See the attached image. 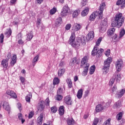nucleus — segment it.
Listing matches in <instances>:
<instances>
[{
  "label": "nucleus",
  "mask_w": 125,
  "mask_h": 125,
  "mask_svg": "<svg viewBox=\"0 0 125 125\" xmlns=\"http://www.w3.org/2000/svg\"><path fill=\"white\" fill-rule=\"evenodd\" d=\"M125 22V17L123 16V14L121 13H117L114 17V21L112 23L113 27H117L121 28Z\"/></svg>",
  "instance_id": "obj_1"
},
{
  "label": "nucleus",
  "mask_w": 125,
  "mask_h": 125,
  "mask_svg": "<svg viewBox=\"0 0 125 125\" xmlns=\"http://www.w3.org/2000/svg\"><path fill=\"white\" fill-rule=\"evenodd\" d=\"M76 35L74 33H71V36L69 38V43L73 46V47H75V48H79L80 46L81 45V43H82V38H79L77 40H75Z\"/></svg>",
  "instance_id": "obj_2"
},
{
  "label": "nucleus",
  "mask_w": 125,
  "mask_h": 125,
  "mask_svg": "<svg viewBox=\"0 0 125 125\" xmlns=\"http://www.w3.org/2000/svg\"><path fill=\"white\" fill-rule=\"evenodd\" d=\"M111 62L112 58L110 57L108 58L105 61H104V67L102 69L103 74H104V75H106V74L109 72V68H110V64H111Z\"/></svg>",
  "instance_id": "obj_3"
},
{
  "label": "nucleus",
  "mask_w": 125,
  "mask_h": 125,
  "mask_svg": "<svg viewBox=\"0 0 125 125\" xmlns=\"http://www.w3.org/2000/svg\"><path fill=\"white\" fill-rule=\"evenodd\" d=\"M104 52L103 49H101L99 50L97 46H94L91 55L92 56H96V57H101L102 56V52Z\"/></svg>",
  "instance_id": "obj_4"
},
{
  "label": "nucleus",
  "mask_w": 125,
  "mask_h": 125,
  "mask_svg": "<svg viewBox=\"0 0 125 125\" xmlns=\"http://www.w3.org/2000/svg\"><path fill=\"white\" fill-rule=\"evenodd\" d=\"M69 12H70V8L68 7V5H66L63 7L61 12V15L62 16H67L69 14Z\"/></svg>",
  "instance_id": "obj_5"
},
{
  "label": "nucleus",
  "mask_w": 125,
  "mask_h": 125,
  "mask_svg": "<svg viewBox=\"0 0 125 125\" xmlns=\"http://www.w3.org/2000/svg\"><path fill=\"white\" fill-rule=\"evenodd\" d=\"M123 65H124V62H123V60H118L116 62V68L118 72H120L122 70Z\"/></svg>",
  "instance_id": "obj_6"
},
{
  "label": "nucleus",
  "mask_w": 125,
  "mask_h": 125,
  "mask_svg": "<svg viewBox=\"0 0 125 125\" xmlns=\"http://www.w3.org/2000/svg\"><path fill=\"white\" fill-rule=\"evenodd\" d=\"M45 106H44V101L43 100L40 101L38 103V105H37V109L40 112H42L44 110Z\"/></svg>",
  "instance_id": "obj_7"
},
{
  "label": "nucleus",
  "mask_w": 125,
  "mask_h": 125,
  "mask_svg": "<svg viewBox=\"0 0 125 125\" xmlns=\"http://www.w3.org/2000/svg\"><path fill=\"white\" fill-rule=\"evenodd\" d=\"M81 28H82V25H81V24H79L77 23H74L72 27L73 31L72 32V33H74V35H76V32H78V31L80 30L81 29Z\"/></svg>",
  "instance_id": "obj_8"
},
{
  "label": "nucleus",
  "mask_w": 125,
  "mask_h": 125,
  "mask_svg": "<svg viewBox=\"0 0 125 125\" xmlns=\"http://www.w3.org/2000/svg\"><path fill=\"white\" fill-rule=\"evenodd\" d=\"M106 8V4L104 2H102L99 6V10L98 11V13L100 15H102L103 13V11H104V9Z\"/></svg>",
  "instance_id": "obj_9"
},
{
  "label": "nucleus",
  "mask_w": 125,
  "mask_h": 125,
  "mask_svg": "<svg viewBox=\"0 0 125 125\" xmlns=\"http://www.w3.org/2000/svg\"><path fill=\"white\" fill-rule=\"evenodd\" d=\"M88 61V58L87 56H84L82 59L81 60V67H83V66H87V64L89 65V63H87V62Z\"/></svg>",
  "instance_id": "obj_10"
},
{
  "label": "nucleus",
  "mask_w": 125,
  "mask_h": 125,
  "mask_svg": "<svg viewBox=\"0 0 125 125\" xmlns=\"http://www.w3.org/2000/svg\"><path fill=\"white\" fill-rule=\"evenodd\" d=\"M6 93L7 95L10 96V98H17V95L12 90H7Z\"/></svg>",
  "instance_id": "obj_11"
},
{
  "label": "nucleus",
  "mask_w": 125,
  "mask_h": 125,
  "mask_svg": "<svg viewBox=\"0 0 125 125\" xmlns=\"http://www.w3.org/2000/svg\"><path fill=\"white\" fill-rule=\"evenodd\" d=\"M64 103L67 105H72V99L71 96L67 95L64 97Z\"/></svg>",
  "instance_id": "obj_12"
},
{
  "label": "nucleus",
  "mask_w": 125,
  "mask_h": 125,
  "mask_svg": "<svg viewBox=\"0 0 125 125\" xmlns=\"http://www.w3.org/2000/svg\"><path fill=\"white\" fill-rule=\"evenodd\" d=\"M17 62V56L16 54H14L11 59L10 65L13 66L14 65L16 64Z\"/></svg>",
  "instance_id": "obj_13"
},
{
  "label": "nucleus",
  "mask_w": 125,
  "mask_h": 125,
  "mask_svg": "<svg viewBox=\"0 0 125 125\" xmlns=\"http://www.w3.org/2000/svg\"><path fill=\"white\" fill-rule=\"evenodd\" d=\"M3 108L6 111H7L8 113L10 111V106H9V104L7 102H4L2 104Z\"/></svg>",
  "instance_id": "obj_14"
},
{
  "label": "nucleus",
  "mask_w": 125,
  "mask_h": 125,
  "mask_svg": "<svg viewBox=\"0 0 125 125\" xmlns=\"http://www.w3.org/2000/svg\"><path fill=\"white\" fill-rule=\"evenodd\" d=\"M94 38V31H90L87 36H86V39L87 41H90V40H93Z\"/></svg>",
  "instance_id": "obj_15"
},
{
  "label": "nucleus",
  "mask_w": 125,
  "mask_h": 125,
  "mask_svg": "<svg viewBox=\"0 0 125 125\" xmlns=\"http://www.w3.org/2000/svg\"><path fill=\"white\" fill-rule=\"evenodd\" d=\"M117 5H120L121 8H125V0H118L116 2Z\"/></svg>",
  "instance_id": "obj_16"
},
{
  "label": "nucleus",
  "mask_w": 125,
  "mask_h": 125,
  "mask_svg": "<svg viewBox=\"0 0 125 125\" xmlns=\"http://www.w3.org/2000/svg\"><path fill=\"white\" fill-rule=\"evenodd\" d=\"M125 90L122 89L120 92H117L115 94L116 97L117 98H121L124 94H125Z\"/></svg>",
  "instance_id": "obj_17"
},
{
  "label": "nucleus",
  "mask_w": 125,
  "mask_h": 125,
  "mask_svg": "<svg viewBox=\"0 0 125 125\" xmlns=\"http://www.w3.org/2000/svg\"><path fill=\"white\" fill-rule=\"evenodd\" d=\"M125 90L122 89L120 92H117L115 94L116 97L117 98H121L124 94H125Z\"/></svg>",
  "instance_id": "obj_18"
},
{
  "label": "nucleus",
  "mask_w": 125,
  "mask_h": 125,
  "mask_svg": "<svg viewBox=\"0 0 125 125\" xmlns=\"http://www.w3.org/2000/svg\"><path fill=\"white\" fill-rule=\"evenodd\" d=\"M125 90L122 89L120 92H117L115 94L116 97L117 98H121L124 94H125Z\"/></svg>",
  "instance_id": "obj_19"
},
{
  "label": "nucleus",
  "mask_w": 125,
  "mask_h": 125,
  "mask_svg": "<svg viewBox=\"0 0 125 125\" xmlns=\"http://www.w3.org/2000/svg\"><path fill=\"white\" fill-rule=\"evenodd\" d=\"M89 68V64H87V65L84 66V70L82 72V76L85 77L87 75L88 72V68Z\"/></svg>",
  "instance_id": "obj_20"
},
{
  "label": "nucleus",
  "mask_w": 125,
  "mask_h": 125,
  "mask_svg": "<svg viewBox=\"0 0 125 125\" xmlns=\"http://www.w3.org/2000/svg\"><path fill=\"white\" fill-rule=\"evenodd\" d=\"M8 59H6L3 60L1 62V65L5 69H7V67H8Z\"/></svg>",
  "instance_id": "obj_21"
},
{
  "label": "nucleus",
  "mask_w": 125,
  "mask_h": 125,
  "mask_svg": "<svg viewBox=\"0 0 125 125\" xmlns=\"http://www.w3.org/2000/svg\"><path fill=\"white\" fill-rule=\"evenodd\" d=\"M115 78L117 83H119L120 81H121V73H120L119 71H117L115 72Z\"/></svg>",
  "instance_id": "obj_22"
},
{
  "label": "nucleus",
  "mask_w": 125,
  "mask_h": 125,
  "mask_svg": "<svg viewBox=\"0 0 125 125\" xmlns=\"http://www.w3.org/2000/svg\"><path fill=\"white\" fill-rule=\"evenodd\" d=\"M42 120H43V114H41L37 119L38 125H42Z\"/></svg>",
  "instance_id": "obj_23"
},
{
  "label": "nucleus",
  "mask_w": 125,
  "mask_h": 125,
  "mask_svg": "<svg viewBox=\"0 0 125 125\" xmlns=\"http://www.w3.org/2000/svg\"><path fill=\"white\" fill-rule=\"evenodd\" d=\"M89 11V8L86 7L81 13L82 16L84 17L86 16L88 14Z\"/></svg>",
  "instance_id": "obj_24"
},
{
  "label": "nucleus",
  "mask_w": 125,
  "mask_h": 125,
  "mask_svg": "<svg viewBox=\"0 0 125 125\" xmlns=\"http://www.w3.org/2000/svg\"><path fill=\"white\" fill-rule=\"evenodd\" d=\"M83 89H80L78 90L77 94V97L78 99H81L83 97Z\"/></svg>",
  "instance_id": "obj_25"
},
{
  "label": "nucleus",
  "mask_w": 125,
  "mask_h": 125,
  "mask_svg": "<svg viewBox=\"0 0 125 125\" xmlns=\"http://www.w3.org/2000/svg\"><path fill=\"white\" fill-rule=\"evenodd\" d=\"M96 13H97V12H95L90 15L89 18V20L90 21H93V20H94V19L96 18V16H97V15H96Z\"/></svg>",
  "instance_id": "obj_26"
},
{
  "label": "nucleus",
  "mask_w": 125,
  "mask_h": 125,
  "mask_svg": "<svg viewBox=\"0 0 125 125\" xmlns=\"http://www.w3.org/2000/svg\"><path fill=\"white\" fill-rule=\"evenodd\" d=\"M66 71L65 68L60 69L58 71V77H62L64 75V73Z\"/></svg>",
  "instance_id": "obj_27"
},
{
  "label": "nucleus",
  "mask_w": 125,
  "mask_h": 125,
  "mask_svg": "<svg viewBox=\"0 0 125 125\" xmlns=\"http://www.w3.org/2000/svg\"><path fill=\"white\" fill-rule=\"evenodd\" d=\"M34 37V34H33V32L31 31L30 32L27 34V41H31Z\"/></svg>",
  "instance_id": "obj_28"
},
{
  "label": "nucleus",
  "mask_w": 125,
  "mask_h": 125,
  "mask_svg": "<svg viewBox=\"0 0 125 125\" xmlns=\"http://www.w3.org/2000/svg\"><path fill=\"white\" fill-rule=\"evenodd\" d=\"M79 14H80V10L79 9H77L73 11L72 13V17H73V18H76V17H77V16H79Z\"/></svg>",
  "instance_id": "obj_29"
},
{
  "label": "nucleus",
  "mask_w": 125,
  "mask_h": 125,
  "mask_svg": "<svg viewBox=\"0 0 125 125\" xmlns=\"http://www.w3.org/2000/svg\"><path fill=\"white\" fill-rule=\"evenodd\" d=\"M66 82L68 84V87L71 88L73 86V83L72 82V80L70 78H67L66 80Z\"/></svg>",
  "instance_id": "obj_30"
},
{
  "label": "nucleus",
  "mask_w": 125,
  "mask_h": 125,
  "mask_svg": "<svg viewBox=\"0 0 125 125\" xmlns=\"http://www.w3.org/2000/svg\"><path fill=\"white\" fill-rule=\"evenodd\" d=\"M103 110V105L102 104H98L96 107V111L97 112H101Z\"/></svg>",
  "instance_id": "obj_31"
},
{
  "label": "nucleus",
  "mask_w": 125,
  "mask_h": 125,
  "mask_svg": "<svg viewBox=\"0 0 125 125\" xmlns=\"http://www.w3.org/2000/svg\"><path fill=\"white\" fill-rule=\"evenodd\" d=\"M115 31H116V29L114 28H110L107 31L108 36H112L115 33Z\"/></svg>",
  "instance_id": "obj_32"
},
{
  "label": "nucleus",
  "mask_w": 125,
  "mask_h": 125,
  "mask_svg": "<svg viewBox=\"0 0 125 125\" xmlns=\"http://www.w3.org/2000/svg\"><path fill=\"white\" fill-rule=\"evenodd\" d=\"M102 40H103V37H99V38L97 40V42H96V45H95V46H97V47H98L99 45H100V43L101 42H102Z\"/></svg>",
  "instance_id": "obj_33"
},
{
  "label": "nucleus",
  "mask_w": 125,
  "mask_h": 125,
  "mask_svg": "<svg viewBox=\"0 0 125 125\" xmlns=\"http://www.w3.org/2000/svg\"><path fill=\"white\" fill-rule=\"evenodd\" d=\"M61 24H62V18H61V17H59L56 21V24L57 26H60Z\"/></svg>",
  "instance_id": "obj_34"
},
{
  "label": "nucleus",
  "mask_w": 125,
  "mask_h": 125,
  "mask_svg": "<svg viewBox=\"0 0 125 125\" xmlns=\"http://www.w3.org/2000/svg\"><path fill=\"white\" fill-rule=\"evenodd\" d=\"M95 65H92L90 67L89 69V74L90 75H93L94 74V72H95Z\"/></svg>",
  "instance_id": "obj_35"
},
{
  "label": "nucleus",
  "mask_w": 125,
  "mask_h": 125,
  "mask_svg": "<svg viewBox=\"0 0 125 125\" xmlns=\"http://www.w3.org/2000/svg\"><path fill=\"white\" fill-rule=\"evenodd\" d=\"M59 114L61 116L64 115V106H61L59 109Z\"/></svg>",
  "instance_id": "obj_36"
},
{
  "label": "nucleus",
  "mask_w": 125,
  "mask_h": 125,
  "mask_svg": "<svg viewBox=\"0 0 125 125\" xmlns=\"http://www.w3.org/2000/svg\"><path fill=\"white\" fill-rule=\"evenodd\" d=\"M32 98V94H29L25 97V100L26 102L30 103L31 102V99Z\"/></svg>",
  "instance_id": "obj_37"
},
{
  "label": "nucleus",
  "mask_w": 125,
  "mask_h": 125,
  "mask_svg": "<svg viewBox=\"0 0 125 125\" xmlns=\"http://www.w3.org/2000/svg\"><path fill=\"white\" fill-rule=\"evenodd\" d=\"M123 115H124L123 112H119L116 116L117 120L118 121H121V120H122V118H123Z\"/></svg>",
  "instance_id": "obj_38"
},
{
  "label": "nucleus",
  "mask_w": 125,
  "mask_h": 125,
  "mask_svg": "<svg viewBox=\"0 0 125 125\" xmlns=\"http://www.w3.org/2000/svg\"><path fill=\"white\" fill-rule=\"evenodd\" d=\"M12 33V31H11V29H9L7 30L6 32L5 33V36H6L7 38H9L10 36H11Z\"/></svg>",
  "instance_id": "obj_39"
},
{
  "label": "nucleus",
  "mask_w": 125,
  "mask_h": 125,
  "mask_svg": "<svg viewBox=\"0 0 125 125\" xmlns=\"http://www.w3.org/2000/svg\"><path fill=\"white\" fill-rule=\"evenodd\" d=\"M39 61V55H37L33 59V60L32 61L33 65L34 66L36 65V63Z\"/></svg>",
  "instance_id": "obj_40"
},
{
  "label": "nucleus",
  "mask_w": 125,
  "mask_h": 125,
  "mask_svg": "<svg viewBox=\"0 0 125 125\" xmlns=\"http://www.w3.org/2000/svg\"><path fill=\"white\" fill-rule=\"evenodd\" d=\"M125 29L122 28L121 30L120 34H119V39H122V38L125 36Z\"/></svg>",
  "instance_id": "obj_41"
},
{
  "label": "nucleus",
  "mask_w": 125,
  "mask_h": 125,
  "mask_svg": "<svg viewBox=\"0 0 125 125\" xmlns=\"http://www.w3.org/2000/svg\"><path fill=\"white\" fill-rule=\"evenodd\" d=\"M67 123L68 125H72L75 123V121L73 118H70L67 120Z\"/></svg>",
  "instance_id": "obj_42"
},
{
  "label": "nucleus",
  "mask_w": 125,
  "mask_h": 125,
  "mask_svg": "<svg viewBox=\"0 0 125 125\" xmlns=\"http://www.w3.org/2000/svg\"><path fill=\"white\" fill-rule=\"evenodd\" d=\"M60 83V80L58 79V78H55L53 80V84L55 85V84H58Z\"/></svg>",
  "instance_id": "obj_43"
},
{
  "label": "nucleus",
  "mask_w": 125,
  "mask_h": 125,
  "mask_svg": "<svg viewBox=\"0 0 125 125\" xmlns=\"http://www.w3.org/2000/svg\"><path fill=\"white\" fill-rule=\"evenodd\" d=\"M101 24L103 26H106L108 24V20L104 19V20L102 21Z\"/></svg>",
  "instance_id": "obj_44"
},
{
  "label": "nucleus",
  "mask_w": 125,
  "mask_h": 125,
  "mask_svg": "<svg viewBox=\"0 0 125 125\" xmlns=\"http://www.w3.org/2000/svg\"><path fill=\"white\" fill-rule=\"evenodd\" d=\"M56 11H57L56 8H53L50 11V14H51V15H53V14H55V13H56Z\"/></svg>",
  "instance_id": "obj_45"
},
{
  "label": "nucleus",
  "mask_w": 125,
  "mask_h": 125,
  "mask_svg": "<svg viewBox=\"0 0 125 125\" xmlns=\"http://www.w3.org/2000/svg\"><path fill=\"white\" fill-rule=\"evenodd\" d=\"M58 108L56 107V106H54L51 108V110L52 113H55L56 112H57Z\"/></svg>",
  "instance_id": "obj_46"
},
{
  "label": "nucleus",
  "mask_w": 125,
  "mask_h": 125,
  "mask_svg": "<svg viewBox=\"0 0 125 125\" xmlns=\"http://www.w3.org/2000/svg\"><path fill=\"white\" fill-rule=\"evenodd\" d=\"M110 122H111V119L109 118L103 123V125H111Z\"/></svg>",
  "instance_id": "obj_47"
},
{
  "label": "nucleus",
  "mask_w": 125,
  "mask_h": 125,
  "mask_svg": "<svg viewBox=\"0 0 125 125\" xmlns=\"http://www.w3.org/2000/svg\"><path fill=\"white\" fill-rule=\"evenodd\" d=\"M114 106L116 108H120L122 106V103H121V102L118 101L115 104Z\"/></svg>",
  "instance_id": "obj_48"
},
{
  "label": "nucleus",
  "mask_w": 125,
  "mask_h": 125,
  "mask_svg": "<svg viewBox=\"0 0 125 125\" xmlns=\"http://www.w3.org/2000/svg\"><path fill=\"white\" fill-rule=\"evenodd\" d=\"M62 99H63V96L62 95L57 94L56 99L57 100H58V101H61V100H62Z\"/></svg>",
  "instance_id": "obj_49"
},
{
  "label": "nucleus",
  "mask_w": 125,
  "mask_h": 125,
  "mask_svg": "<svg viewBox=\"0 0 125 125\" xmlns=\"http://www.w3.org/2000/svg\"><path fill=\"white\" fill-rule=\"evenodd\" d=\"M4 39V35L3 34H1L0 35V43H2L3 42V40Z\"/></svg>",
  "instance_id": "obj_50"
},
{
  "label": "nucleus",
  "mask_w": 125,
  "mask_h": 125,
  "mask_svg": "<svg viewBox=\"0 0 125 125\" xmlns=\"http://www.w3.org/2000/svg\"><path fill=\"white\" fill-rule=\"evenodd\" d=\"M99 122V119L97 118H95L93 122L92 125H97L98 122Z\"/></svg>",
  "instance_id": "obj_51"
},
{
  "label": "nucleus",
  "mask_w": 125,
  "mask_h": 125,
  "mask_svg": "<svg viewBox=\"0 0 125 125\" xmlns=\"http://www.w3.org/2000/svg\"><path fill=\"white\" fill-rule=\"evenodd\" d=\"M116 90H117V86L114 85L112 89H110V92L111 93H114V92H115Z\"/></svg>",
  "instance_id": "obj_52"
},
{
  "label": "nucleus",
  "mask_w": 125,
  "mask_h": 125,
  "mask_svg": "<svg viewBox=\"0 0 125 125\" xmlns=\"http://www.w3.org/2000/svg\"><path fill=\"white\" fill-rule=\"evenodd\" d=\"M114 83H115V78H111L109 81L110 86H112L114 84Z\"/></svg>",
  "instance_id": "obj_53"
},
{
  "label": "nucleus",
  "mask_w": 125,
  "mask_h": 125,
  "mask_svg": "<svg viewBox=\"0 0 125 125\" xmlns=\"http://www.w3.org/2000/svg\"><path fill=\"white\" fill-rule=\"evenodd\" d=\"M87 2V0H83V1L81 2V6L82 7L84 6V5H86V3Z\"/></svg>",
  "instance_id": "obj_54"
},
{
  "label": "nucleus",
  "mask_w": 125,
  "mask_h": 125,
  "mask_svg": "<svg viewBox=\"0 0 125 125\" xmlns=\"http://www.w3.org/2000/svg\"><path fill=\"white\" fill-rule=\"evenodd\" d=\"M63 93V89L59 88L57 91V94L60 95Z\"/></svg>",
  "instance_id": "obj_55"
},
{
  "label": "nucleus",
  "mask_w": 125,
  "mask_h": 125,
  "mask_svg": "<svg viewBox=\"0 0 125 125\" xmlns=\"http://www.w3.org/2000/svg\"><path fill=\"white\" fill-rule=\"evenodd\" d=\"M71 27H72V25H71V24H67L65 26V30H66V31H69V30L71 29Z\"/></svg>",
  "instance_id": "obj_56"
},
{
  "label": "nucleus",
  "mask_w": 125,
  "mask_h": 125,
  "mask_svg": "<svg viewBox=\"0 0 125 125\" xmlns=\"http://www.w3.org/2000/svg\"><path fill=\"white\" fill-rule=\"evenodd\" d=\"M34 113L33 111H31L29 113L28 118L32 119V118H33V117H34Z\"/></svg>",
  "instance_id": "obj_57"
},
{
  "label": "nucleus",
  "mask_w": 125,
  "mask_h": 125,
  "mask_svg": "<svg viewBox=\"0 0 125 125\" xmlns=\"http://www.w3.org/2000/svg\"><path fill=\"white\" fill-rule=\"evenodd\" d=\"M110 49H108L106 51L104 54L107 56V57H109V56H110Z\"/></svg>",
  "instance_id": "obj_58"
},
{
  "label": "nucleus",
  "mask_w": 125,
  "mask_h": 125,
  "mask_svg": "<svg viewBox=\"0 0 125 125\" xmlns=\"http://www.w3.org/2000/svg\"><path fill=\"white\" fill-rule=\"evenodd\" d=\"M111 103H112V100H109L108 102L106 103L105 107H109L110 105H111Z\"/></svg>",
  "instance_id": "obj_59"
},
{
  "label": "nucleus",
  "mask_w": 125,
  "mask_h": 125,
  "mask_svg": "<svg viewBox=\"0 0 125 125\" xmlns=\"http://www.w3.org/2000/svg\"><path fill=\"white\" fill-rule=\"evenodd\" d=\"M20 80L21 81V83H22L23 84H25V78L24 77H21Z\"/></svg>",
  "instance_id": "obj_60"
},
{
  "label": "nucleus",
  "mask_w": 125,
  "mask_h": 125,
  "mask_svg": "<svg viewBox=\"0 0 125 125\" xmlns=\"http://www.w3.org/2000/svg\"><path fill=\"white\" fill-rule=\"evenodd\" d=\"M41 22H42V20H41V19H38L37 21V27H40V25H41Z\"/></svg>",
  "instance_id": "obj_61"
},
{
  "label": "nucleus",
  "mask_w": 125,
  "mask_h": 125,
  "mask_svg": "<svg viewBox=\"0 0 125 125\" xmlns=\"http://www.w3.org/2000/svg\"><path fill=\"white\" fill-rule=\"evenodd\" d=\"M17 1V0H11L10 1L11 5H13L14 4H16Z\"/></svg>",
  "instance_id": "obj_62"
},
{
  "label": "nucleus",
  "mask_w": 125,
  "mask_h": 125,
  "mask_svg": "<svg viewBox=\"0 0 125 125\" xmlns=\"http://www.w3.org/2000/svg\"><path fill=\"white\" fill-rule=\"evenodd\" d=\"M45 102L46 103V106H49V102H49V99L47 98V99L45 100Z\"/></svg>",
  "instance_id": "obj_63"
},
{
  "label": "nucleus",
  "mask_w": 125,
  "mask_h": 125,
  "mask_svg": "<svg viewBox=\"0 0 125 125\" xmlns=\"http://www.w3.org/2000/svg\"><path fill=\"white\" fill-rule=\"evenodd\" d=\"M18 118L20 120H22V119H23L21 113L18 114Z\"/></svg>",
  "instance_id": "obj_64"
}]
</instances>
